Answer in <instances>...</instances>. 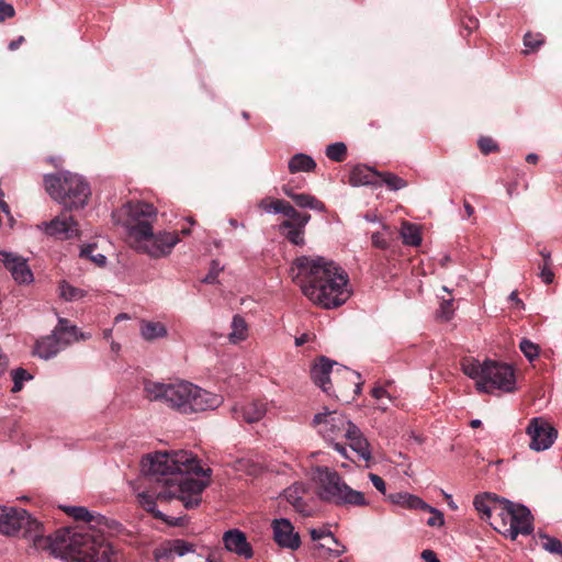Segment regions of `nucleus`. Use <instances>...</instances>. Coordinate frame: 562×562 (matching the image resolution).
Segmentation results:
<instances>
[{
  "instance_id": "19",
  "label": "nucleus",
  "mask_w": 562,
  "mask_h": 562,
  "mask_svg": "<svg viewBox=\"0 0 562 562\" xmlns=\"http://www.w3.org/2000/svg\"><path fill=\"white\" fill-rule=\"evenodd\" d=\"M223 541L228 551L235 552L245 559L252 558V548L241 531L237 529L226 531L223 536Z\"/></svg>"
},
{
  "instance_id": "48",
  "label": "nucleus",
  "mask_w": 562,
  "mask_h": 562,
  "mask_svg": "<svg viewBox=\"0 0 562 562\" xmlns=\"http://www.w3.org/2000/svg\"><path fill=\"white\" fill-rule=\"evenodd\" d=\"M425 512H429L432 514L431 517L428 518L427 525L430 527H440L443 525V515L441 512L437 510L436 508L431 507V509H426Z\"/></svg>"
},
{
  "instance_id": "26",
  "label": "nucleus",
  "mask_w": 562,
  "mask_h": 562,
  "mask_svg": "<svg viewBox=\"0 0 562 562\" xmlns=\"http://www.w3.org/2000/svg\"><path fill=\"white\" fill-rule=\"evenodd\" d=\"M284 215L288 218L280 224L279 232H284L286 227H305L311 220V215L308 213L299 212L291 203L286 207Z\"/></svg>"
},
{
  "instance_id": "25",
  "label": "nucleus",
  "mask_w": 562,
  "mask_h": 562,
  "mask_svg": "<svg viewBox=\"0 0 562 562\" xmlns=\"http://www.w3.org/2000/svg\"><path fill=\"white\" fill-rule=\"evenodd\" d=\"M195 546L183 539H172L165 542L161 547V561L173 555L182 557L189 552H194Z\"/></svg>"
},
{
  "instance_id": "38",
  "label": "nucleus",
  "mask_w": 562,
  "mask_h": 562,
  "mask_svg": "<svg viewBox=\"0 0 562 562\" xmlns=\"http://www.w3.org/2000/svg\"><path fill=\"white\" fill-rule=\"evenodd\" d=\"M544 44V36L541 33L527 32L524 36V45L528 48L525 54L538 50Z\"/></svg>"
},
{
  "instance_id": "45",
  "label": "nucleus",
  "mask_w": 562,
  "mask_h": 562,
  "mask_svg": "<svg viewBox=\"0 0 562 562\" xmlns=\"http://www.w3.org/2000/svg\"><path fill=\"white\" fill-rule=\"evenodd\" d=\"M519 348L529 361H533L539 356V346L528 339H522Z\"/></svg>"
},
{
  "instance_id": "61",
  "label": "nucleus",
  "mask_w": 562,
  "mask_h": 562,
  "mask_svg": "<svg viewBox=\"0 0 562 562\" xmlns=\"http://www.w3.org/2000/svg\"><path fill=\"white\" fill-rule=\"evenodd\" d=\"M282 191L286 196H289L293 201V196L296 194V192H294L293 188H291L289 186H283Z\"/></svg>"
},
{
  "instance_id": "33",
  "label": "nucleus",
  "mask_w": 562,
  "mask_h": 562,
  "mask_svg": "<svg viewBox=\"0 0 562 562\" xmlns=\"http://www.w3.org/2000/svg\"><path fill=\"white\" fill-rule=\"evenodd\" d=\"M293 202L299 207H308L311 210L319 212H324L326 210V206L322 201L316 199L314 195L307 193H296L293 196Z\"/></svg>"
},
{
  "instance_id": "62",
  "label": "nucleus",
  "mask_w": 562,
  "mask_h": 562,
  "mask_svg": "<svg viewBox=\"0 0 562 562\" xmlns=\"http://www.w3.org/2000/svg\"><path fill=\"white\" fill-rule=\"evenodd\" d=\"M538 160H539V157H538V155H537V154H532V153H531V154H528V155H527V157H526V161H527L528 164H533V165H535V164H537V162H538Z\"/></svg>"
},
{
  "instance_id": "42",
  "label": "nucleus",
  "mask_w": 562,
  "mask_h": 562,
  "mask_svg": "<svg viewBox=\"0 0 562 562\" xmlns=\"http://www.w3.org/2000/svg\"><path fill=\"white\" fill-rule=\"evenodd\" d=\"M95 250V245H87L81 248L80 250V257L81 258H88L92 262L97 263L98 266L102 267L106 262L105 256L98 254L93 255L92 252Z\"/></svg>"
},
{
  "instance_id": "37",
  "label": "nucleus",
  "mask_w": 562,
  "mask_h": 562,
  "mask_svg": "<svg viewBox=\"0 0 562 562\" xmlns=\"http://www.w3.org/2000/svg\"><path fill=\"white\" fill-rule=\"evenodd\" d=\"M326 156L336 162H341L347 157V146L344 143H334L327 146Z\"/></svg>"
},
{
  "instance_id": "12",
  "label": "nucleus",
  "mask_w": 562,
  "mask_h": 562,
  "mask_svg": "<svg viewBox=\"0 0 562 562\" xmlns=\"http://www.w3.org/2000/svg\"><path fill=\"white\" fill-rule=\"evenodd\" d=\"M526 432L530 437L529 447L535 451L550 448L558 436L557 429L541 417L531 418Z\"/></svg>"
},
{
  "instance_id": "59",
  "label": "nucleus",
  "mask_w": 562,
  "mask_h": 562,
  "mask_svg": "<svg viewBox=\"0 0 562 562\" xmlns=\"http://www.w3.org/2000/svg\"><path fill=\"white\" fill-rule=\"evenodd\" d=\"M540 255L542 256V259H543L542 266H551V263H552L551 254L548 251L541 250Z\"/></svg>"
},
{
  "instance_id": "13",
  "label": "nucleus",
  "mask_w": 562,
  "mask_h": 562,
  "mask_svg": "<svg viewBox=\"0 0 562 562\" xmlns=\"http://www.w3.org/2000/svg\"><path fill=\"white\" fill-rule=\"evenodd\" d=\"M360 379L361 376L358 372L350 370L347 367L337 364L331 376L335 391L328 394L339 398L340 395H344V393L350 389L353 390L355 394H359L362 384Z\"/></svg>"
},
{
  "instance_id": "57",
  "label": "nucleus",
  "mask_w": 562,
  "mask_h": 562,
  "mask_svg": "<svg viewBox=\"0 0 562 562\" xmlns=\"http://www.w3.org/2000/svg\"><path fill=\"white\" fill-rule=\"evenodd\" d=\"M509 300L516 304L517 308H524V302L518 297L517 291L510 293Z\"/></svg>"
},
{
  "instance_id": "58",
  "label": "nucleus",
  "mask_w": 562,
  "mask_h": 562,
  "mask_svg": "<svg viewBox=\"0 0 562 562\" xmlns=\"http://www.w3.org/2000/svg\"><path fill=\"white\" fill-rule=\"evenodd\" d=\"M307 341H310V335L308 334H303L300 337L295 338V345L297 347L303 346Z\"/></svg>"
},
{
  "instance_id": "6",
  "label": "nucleus",
  "mask_w": 562,
  "mask_h": 562,
  "mask_svg": "<svg viewBox=\"0 0 562 562\" xmlns=\"http://www.w3.org/2000/svg\"><path fill=\"white\" fill-rule=\"evenodd\" d=\"M145 397L150 402H162L180 414L189 415L217 408L223 398L187 381L161 383L146 381Z\"/></svg>"
},
{
  "instance_id": "14",
  "label": "nucleus",
  "mask_w": 562,
  "mask_h": 562,
  "mask_svg": "<svg viewBox=\"0 0 562 562\" xmlns=\"http://www.w3.org/2000/svg\"><path fill=\"white\" fill-rule=\"evenodd\" d=\"M337 362L322 356L311 368L312 380L326 393L335 391L331 376L335 371L334 366L337 367Z\"/></svg>"
},
{
  "instance_id": "39",
  "label": "nucleus",
  "mask_w": 562,
  "mask_h": 562,
  "mask_svg": "<svg viewBox=\"0 0 562 562\" xmlns=\"http://www.w3.org/2000/svg\"><path fill=\"white\" fill-rule=\"evenodd\" d=\"M304 228L305 227H286L284 232H280L291 244L296 246H303L305 244L304 239Z\"/></svg>"
},
{
  "instance_id": "20",
  "label": "nucleus",
  "mask_w": 562,
  "mask_h": 562,
  "mask_svg": "<svg viewBox=\"0 0 562 562\" xmlns=\"http://www.w3.org/2000/svg\"><path fill=\"white\" fill-rule=\"evenodd\" d=\"M349 183L353 187H381V181H379V171L366 165H357L351 169Z\"/></svg>"
},
{
  "instance_id": "17",
  "label": "nucleus",
  "mask_w": 562,
  "mask_h": 562,
  "mask_svg": "<svg viewBox=\"0 0 562 562\" xmlns=\"http://www.w3.org/2000/svg\"><path fill=\"white\" fill-rule=\"evenodd\" d=\"M231 412L236 420L252 424L265 416L266 404L262 401H249L234 405Z\"/></svg>"
},
{
  "instance_id": "29",
  "label": "nucleus",
  "mask_w": 562,
  "mask_h": 562,
  "mask_svg": "<svg viewBox=\"0 0 562 562\" xmlns=\"http://www.w3.org/2000/svg\"><path fill=\"white\" fill-rule=\"evenodd\" d=\"M316 168L314 159L306 154H295L289 161V171L291 173L308 172Z\"/></svg>"
},
{
  "instance_id": "34",
  "label": "nucleus",
  "mask_w": 562,
  "mask_h": 562,
  "mask_svg": "<svg viewBox=\"0 0 562 562\" xmlns=\"http://www.w3.org/2000/svg\"><path fill=\"white\" fill-rule=\"evenodd\" d=\"M247 337V324L245 319L235 315L232 322V331L228 335V338L232 342L236 344L238 341L245 340Z\"/></svg>"
},
{
  "instance_id": "52",
  "label": "nucleus",
  "mask_w": 562,
  "mask_h": 562,
  "mask_svg": "<svg viewBox=\"0 0 562 562\" xmlns=\"http://www.w3.org/2000/svg\"><path fill=\"white\" fill-rule=\"evenodd\" d=\"M370 480L373 484V486L381 493H385V482L384 480L379 476L378 474L370 473Z\"/></svg>"
},
{
  "instance_id": "51",
  "label": "nucleus",
  "mask_w": 562,
  "mask_h": 562,
  "mask_svg": "<svg viewBox=\"0 0 562 562\" xmlns=\"http://www.w3.org/2000/svg\"><path fill=\"white\" fill-rule=\"evenodd\" d=\"M541 269L539 277L546 284H551L554 280V273L550 269V266H540Z\"/></svg>"
},
{
  "instance_id": "31",
  "label": "nucleus",
  "mask_w": 562,
  "mask_h": 562,
  "mask_svg": "<svg viewBox=\"0 0 562 562\" xmlns=\"http://www.w3.org/2000/svg\"><path fill=\"white\" fill-rule=\"evenodd\" d=\"M64 510L76 520L86 521L89 524L101 525L105 518L101 515H93L85 507H65Z\"/></svg>"
},
{
  "instance_id": "63",
  "label": "nucleus",
  "mask_w": 562,
  "mask_h": 562,
  "mask_svg": "<svg viewBox=\"0 0 562 562\" xmlns=\"http://www.w3.org/2000/svg\"><path fill=\"white\" fill-rule=\"evenodd\" d=\"M445 498L448 501V505L451 509H453V510L458 509V506L453 503L451 495L445 494Z\"/></svg>"
},
{
  "instance_id": "49",
  "label": "nucleus",
  "mask_w": 562,
  "mask_h": 562,
  "mask_svg": "<svg viewBox=\"0 0 562 562\" xmlns=\"http://www.w3.org/2000/svg\"><path fill=\"white\" fill-rule=\"evenodd\" d=\"M15 14L14 8L4 2L3 0H0V22L5 21L7 19L13 18Z\"/></svg>"
},
{
  "instance_id": "22",
  "label": "nucleus",
  "mask_w": 562,
  "mask_h": 562,
  "mask_svg": "<svg viewBox=\"0 0 562 562\" xmlns=\"http://www.w3.org/2000/svg\"><path fill=\"white\" fill-rule=\"evenodd\" d=\"M350 445V448L358 454V457L364 461L371 459V452L369 449L368 440L362 436L360 429L356 425H350L347 429V436L345 437Z\"/></svg>"
},
{
  "instance_id": "32",
  "label": "nucleus",
  "mask_w": 562,
  "mask_h": 562,
  "mask_svg": "<svg viewBox=\"0 0 562 562\" xmlns=\"http://www.w3.org/2000/svg\"><path fill=\"white\" fill-rule=\"evenodd\" d=\"M400 234L405 245L417 247L422 243L420 232L415 224L403 222Z\"/></svg>"
},
{
  "instance_id": "30",
  "label": "nucleus",
  "mask_w": 562,
  "mask_h": 562,
  "mask_svg": "<svg viewBox=\"0 0 562 562\" xmlns=\"http://www.w3.org/2000/svg\"><path fill=\"white\" fill-rule=\"evenodd\" d=\"M461 368L465 375L477 380V387L481 389V383L484 378V362L481 364L480 361L473 358H464L461 361Z\"/></svg>"
},
{
  "instance_id": "21",
  "label": "nucleus",
  "mask_w": 562,
  "mask_h": 562,
  "mask_svg": "<svg viewBox=\"0 0 562 562\" xmlns=\"http://www.w3.org/2000/svg\"><path fill=\"white\" fill-rule=\"evenodd\" d=\"M55 333L58 336V340L65 344V348L71 345L74 341L87 340L91 337L90 334L81 333L75 325L66 318H59Z\"/></svg>"
},
{
  "instance_id": "24",
  "label": "nucleus",
  "mask_w": 562,
  "mask_h": 562,
  "mask_svg": "<svg viewBox=\"0 0 562 562\" xmlns=\"http://www.w3.org/2000/svg\"><path fill=\"white\" fill-rule=\"evenodd\" d=\"M305 493L306 488L304 484L299 482L294 483L283 492L286 502H289L299 513L308 515L310 509L303 499V495Z\"/></svg>"
},
{
  "instance_id": "47",
  "label": "nucleus",
  "mask_w": 562,
  "mask_h": 562,
  "mask_svg": "<svg viewBox=\"0 0 562 562\" xmlns=\"http://www.w3.org/2000/svg\"><path fill=\"white\" fill-rule=\"evenodd\" d=\"M372 245L379 249H387L390 244L384 233L375 232L371 236Z\"/></svg>"
},
{
  "instance_id": "53",
  "label": "nucleus",
  "mask_w": 562,
  "mask_h": 562,
  "mask_svg": "<svg viewBox=\"0 0 562 562\" xmlns=\"http://www.w3.org/2000/svg\"><path fill=\"white\" fill-rule=\"evenodd\" d=\"M420 557L425 562H440L437 554L432 550H429V549L424 550L422 552Z\"/></svg>"
},
{
  "instance_id": "9",
  "label": "nucleus",
  "mask_w": 562,
  "mask_h": 562,
  "mask_svg": "<svg viewBox=\"0 0 562 562\" xmlns=\"http://www.w3.org/2000/svg\"><path fill=\"white\" fill-rule=\"evenodd\" d=\"M494 528L509 536L513 540H515L519 533L530 535L533 530L531 513L526 506L514 504L506 499L501 521H495Z\"/></svg>"
},
{
  "instance_id": "7",
  "label": "nucleus",
  "mask_w": 562,
  "mask_h": 562,
  "mask_svg": "<svg viewBox=\"0 0 562 562\" xmlns=\"http://www.w3.org/2000/svg\"><path fill=\"white\" fill-rule=\"evenodd\" d=\"M316 481L319 485V497L335 505L366 506L363 493L352 490L342 477L328 468L316 469Z\"/></svg>"
},
{
  "instance_id": "41",
  "label": "nucleus",
  "mask_w": 562,
  "mask_h": 562,
  "mask_svg": "<svg viewBox=\"0 0 562 562\" xmlns=\"http://www.w3.org/2000/svg\"><path fill=\"white\" fill-rule=\"evenodd\" d=\"M60 296L66 301H75L83 296V291L70 285L66 281L59 284Z\"/></svg>"
},
{
  "instance_id": "3",
  "label": "nucleus",
  "mask_w": 562,
  "mask_h": 562,
  "mask_svg": "<svg viewBox=\"0 0 562 562\" xmlns=\"http://www.w3.org/2000/svg\"><path fill=\"white\" fill-rule=\"evenodd\" d=\"M46 192L52 199L64 205L65 210L50 222L42 223L47 235L59 239L79 236V225L68 212L85 207L91 195L86 179L77 173L63 171L44 177Z\"/></svg>"
},
{
  "instance_id": "60",
  "label": "nucleus",
  "mask_w": 562,
  "mask_h": 562,
  "mask_svg": "<svg viewBox=\"0 0 562 562\" xmlns=\"http://www.w3.org/2000/svg\"><path fill=\"white\" fill-rule=\"evenodd\" d=\"M463 207L468 217H471L474 214V207L467 200L463 202Z\"/></svg>"
},
{
  "instance_id": "18",
  "label": "nucleus",
  "mask_w": 562,
  "mask_h": 562,
  "mask_svg": "<svg viewBox=\"0 0 562 562\" xmlns=\"http://www.w3.org/2000/svg\"><path fill=\"white\" fill-rule=\"evenodd\" d=\"M505 503V498H499L495 494L490 493L476 495L473 501L475 509L481 514V517L484 520L493 518V515L498 516L501 519Z\"/></svg>"
},
{
  "instance_id": "1",
  "label": "nucleus",
  "mask_w": 562,
  "mask_h": 562,
  "mask_svg": "<svg viewBox=\"0 0 562 562\" xmlns=\"http://www.w3.org/2000/svg\"><path fill=\"white\" fill-rule=\"evenodd\" d=\"M143 485L138 494L142 506L157 519L182 526L184 517H168L156 508V503L179 499L187 509L195 508L202 493L210 484L211 469H203L198 458L189 451L156 452L142 460Z\"/></svg>"
},
{
  "instance_id": "40",
  "label": "nucleus",
  "mask_w": 562,
  "mask_h": 562,
  "mask_svg": "<svg viewBox=\"0 0 562 562\" xmlns=\"http://www.w3.org/2000/svg\"><path fill=\"white\" fill-rule=\"evenodd\" d=\"M13 387L11 392L18 393L23 389V384L25 381L31 380L33 376L23 368H18L11 372Z\"/></svg>"
},
{
  "instance_id": "44",
  "label": "nucleus",
  "mask_w": 562,
  "mask_h": 562,
  "mask_svg": "<svg viewBox=\"0 0 562 562\" xmlns=\"http://www.w3.org/2000/svg\"><path fill=\"white\" fill-rule=\"evenodd\" d=\"M454 313L453 299H442L440 306L437 311V317L442 321H449Z\"/></svg>"
},
{
  "instance_id": "35",
  "label": "nucleus",
  "mask_w": 562,
  "mask_h": 562,
  "mask_svg": "<svg viewBox=\"0 0 562 562\" xmlns=\"http://www.w3.org/2000/svg\"><path fill=\"white\" fill-rule=\"evenodd\" d=\"M379 181L381 186H386L392 191H397L407 187V181L392 172H380Z\"/></svg>"
},
{
  "instance_id": "56",
  "label": "nucleus",
  "mask_w": 562,
  "mask_h": 562,
  "mask_svg": "<svg viewBox=\"0 0 562 562\" xmlns=\"http://www.w3.org/2000/svg\"><path fill=\"white\" fill-rule=\"evenodd\" d=\"M25 42V38L24 36H19L16 40H13L9 43V49L10 50H15L20 47L21 44H23Z\"/></svg>"
},
{
  "instance_id": "28",
  "label": "nucleus",
  "mask_w": 562,
  "mask_h": 562,
  "mask_svg": "<svg viewBox=\"0 0 562 562\" xmlns=\"http://www.w3.org/2000/svg\"><path fill=\"white\" fill-rule=\"evenodd\" d=\"M140 335L147 341L162 338L167 335L166 326L160 322L142 321Z\"/></svg>"
},
{
  "instance_id": "16",
  "label": "nucleus",
  "mask_w": 562,
  "mask_h": 562,
  "mask_svg": "<svg viewBox=\"0 0 562 562\" xmlns=\"http://www.w3.org/2000/svg\"><path fill=\"white\" fill-rule=\"evenodd\" d=\"M0 256L4 267L11 272L18 283L22 284L33 281V273L24 258L4 251L0 252Z\"/></svg>"
},
{
  "instance_id": "55",
  "label": "nucleus",
  "mask_w": 562,
  "mask_h": 562,
  "mask_svg": "<svg viewBox=\"0 0 562 562\" xmlns=\"http://www.w3.org/2000/svg\"><path fill=\"white\" fill-rule=\"evenodd\" d=\"M371 394L374 398L380 400L386 395V390L382 386H375L372 389Z\"/></svg>"
},
{
  "instance_id": "23",
  "label": "nucleus",
  "mask_w": 562,
  "mask_h": 562,
  "mask_svg": "<svg viewBox=\"0 0 562 562\" xmlns=\"http://www.w3.org/2000/svg\"><path fill=\"white\" fill-rule=\"evenodd\" d=\"M63 349H65V344L58 340V336L53 330L50 335L36 341L34 352L43 359H49Z\"/></svg>"
},
{
  "instance_id": "27",
  "label": "nucleus",
  "mask_w": 562,
  "mask_h": 562,
  "mask_svg": "<svg viewBox=\"0 0 562 562\" xmlns=\"http://www.w3.org/2000/svg\"><path fill=\"white\" fill-rule=\"evenodd\" d=\"M390 498L394 504H398L406 508L420 510L431 509V506L425 503L422 498L408 493L392 494L390 495Z\"/></svg>"
},
{
  "instance_id": "10",
  "label": "nucleus",
  "mask_w": 562,
  "mask_h": 562,
  "mask_svg": "<svg viewBox=\"0 0 562 562\" xmlns=\"http://www.w3.org/2000/svg\"><path fill=\"white\" fill-rule=\"evenodd\" d=\"M484 378L481 389L490 392L492 389H499L506 392L514 390L515 374L509 364L501 363L492 360L484 361Z\"/></svg>"
},
{
  "instance_id": "5",
  "label": "nucleus",
  "mask_w": 562,
  "mask_h": 562,
  "mask_svg": "<svg viewBox=\"0 0 562 562\" xmlns=\"http://www.w3.org/2000/svg\"><path fill=\"white\" fill-rule=\"evenodd\" d=\"M156 218L157 211L153 204L146 202L127 204L125 226L133 246L153 258H160L169 255L180 239L176 232L154 234L153 223Z\"/></svg>"
},
{
  "instance_id": "64",
  "label": "nucleus",
  "mask_w": 562,
  "mask_h": 562,
  "mask_svg": "<svg viewBox=\"0 0 562 562\" xmlns=\"http://www.w3.org/2000/svg\"><path fill=\"white\" fill-rule=\"evenodd\" d=\"M0 209L5 212V213H9L10 212V209H9V205L8 203L2 199V196H0Z\"/></svg>"
},
{
  "instance_id": "2",
  "label": "nucleus",
  "mask_w": 562,
  "mask_h": 562,
  "mask_svg": "<svg viewBox=\"0 0 562 562\" xmlns=\"http://www.w3.org/2000/svg\"><path fill=\"white\" fill-rule=\"evenodd\" d=\"M291 271L293 281L314 304L333 308L350 297L348 274L333 261L323 257L301 256L293 261Z\"/></svg>"
},
{
  "instance_id": "15",
  "label": "nucleus",
  "mask_w": 562,
  "mask_h": 562,
  "mask_svg": "<svg viewBox=\"0 0 562 562\" xmlns=\"http://www.w3.org/2000/svg\"><path fill=\"white\" fill-rule=\"evenodd\" d=\"M273 539L283 548L296 550L301 546L299 533L294 532L292 524L285 519H274L272 521Z\"/></svg>"
},
{
  "instance_id": "50",
  "label": "nucleus",
  "mask_w": 562,
  "mask_h": 562,
  "mask_svg": "<svg viewBox=\"0 0 562 562\" xmlns=\"http://www.w3.org/2000/svg\"><path fill=\"white\" fill-rule=\"evenodd\" d=\"M221 270L222 268L220 267L218 262L213 260L209 273L203 278L202 281L204 283H214Z\"/></svg>"
},
{
  "instance_id": "4",
  "label": "nucleus",
  "mask_w": 562,
  "mask_h": 562,
  "mask_svg": "<svg viewBox=\"0 0 562 562\" xmlns=\"http://www.w3.org/2000/svg\"><path fill=\"white\" fill-rule=\"evenodd\" d=\"M36 550L48 551L67 562H115V554L104 539L90 532H77L70 528L38 538Z\"/></svg>"
},
{
  "instance_id": "43",
  "label": "nucleus",
  "mask_w": 562,
  "mask_h": 562,
  "mask_svg": "<svg viewBox=\"0 0 562 562\" xmlns=\"http://www.w3.org/2000/svg\"><path fill=\"white\" fill-rule=\"evenodd\" d=\"M540 538L544 540L542 543L544 550L562 557V542L559 539L548 535H540Z\"/></svg>"
},
{
  "instance_id": "8",
  "label": "nucleus",
  "mask_w": 562,
  "mask_h": 562,
  "mask_svg": "<svg viewBox=\"0 0 562 562\" xmlns=\"http://www.w3.org/2000/svg\"><path fill=\"white\" fill-rule=\"evenodd\" d=\"M0 532L32 540L36 549L38 538H45V527L25 509L0 505Z\"/></svg>"
},
{
  "instance_id": "54",
  "label": "nucleus",
  "mask_w": 562,
  "mask_h": 562,
  "mask_svg": "<svg viewBox=\"0 0 562 562\" xmlns=\"http://www.w3.org/2000/svg\"><path fill=\"white\" fill-rule=\"evenodd\" d=\"M310 533H311V538L314 541L321 540L326 536H330L329 531L323 530V529H312Z\"/></svg>"
},
{
  "instance_id": "11",
  "label": "nucleus",
  "mask_w": 562,
  "mask_h": 562,
  "mask_svg": "<svg viewBox=\"0 0 562 562\" xmlns=\"http://www.w3.org/2000/svg\"><path fill=\"white\" fill-rule=\"evenodd\" d=\"M313 423L318 428V432L328 441L345 438L347 429L353 425L346 416L337 412L316 414Z\"/></svg>"
},
{
  "instance_id": "36",
  "label": "nucleus",
  "mask_w": 562,
  "mask_h": 562,
  "mask_svg": "<svg viewBox=\"0 0 562 562\" xmlns=\"http://www.w3.org/2000/svg\"><path fill=\"white\" fill-rule=\"evenodd\" d=\"M289 202L280 199L265 198L259 202V207L266 212L282 213L284 215Z\"/></svg>"
},
{
  "instance_id": "46",
  "label": "nucleus",
  "mask_w": 562,
  "mask_h": 562,
  "mask_svg": "<svg viewBox=\"0 0 562 562\" xmlns=\"http://www.w3.org/2000/svg\"><path fill=\"white\" fill-rule=\"evenodd\" d=\"M477 145L481 153L484 155L498 151L497 143L491 137H481L477 142Z\"/></svg>"
}]
</instances>
